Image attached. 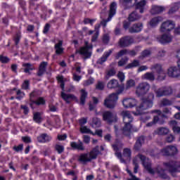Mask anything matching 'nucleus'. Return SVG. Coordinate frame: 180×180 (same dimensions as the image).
Masks as SVG:
<instances>
[{
	"label": "nucleus",
	"instance_id": "nucleus-1",
	"mask_svg": "<svg viewBox=\"0 0 180 180\" xmlns=\"http://www.w3.org/2000/svg\"><path fill=\"white\" fill-rule=\"evenodd\" d=\"M141 162L143 167L148 171L150 175H155L157 174L158 176L162 179H168V175L165 174V170L160 166H158L155 169H153L151 167V160L146 157L144 155L139 154L133 160V164L134 165V172L137 174L139 172V162Z\"/></svg>",
	"mask_w": 180,
	"mask_h": 180
},
{
	"label": "nucleus",
	"instance_id": "nucleus-2",
	"mask_svg": "<svg viewBox=\"0 0 180 180\" xmlns=\"http://www.w3.org/2000/svg\"><path fill=\"white\" fill-rule=\"evenodd\" d=\"M123 147V143L119 142L112 145L113 150L115 151V155L120 160L121 162H126V161H130L131 159V149L129 148H125L123 150L122 157V153H120V150Z\"/></svg>",
	"mask_w": 180,
	"mask_h": 180
},
{
	"label": "nucleus",
	"instance_id": "nucleus-3",
	"mask_svg": "<svg viewBox=\"0 0 180 180\" xmlns=\"http://www.w3.org/2000/svg\"><path fill=\"white\" fill-rule=\"evenodd\" d=\"M122 116L123 117L124 127H122V133L124 136H130L131 130H133V115L130 111L124 110L122 112Z\"/></svg>",
	"mask_w": 180,
	"mask_h": 180
},
{
	"label": "nucleus",
	"instance_id": "nucleus-4",
	"mask_svg": "<svg viewBox=\"0 0 180 180\" xmlns=\"http://www.w3.org/2000/svg\"><path fill=\"white\" fill-rule=\"evenodd\" d=\"M99 146H96L93 148L89 153H82L78 158V161L82 164H86V162H91L92 160H96L98 155H99Z\"/></svg>",
	"mask_w": 180,
	"mask_h": 180
},
{
	"label": "nucleus",
	"instance_id": "nucleus-5",
	"mask_svg": "<svg viewBox=\"0 0 180 180\" xmlns=\"http://www.w3.org/2000/svg\"><path fill=\"white\" fill-rule=\"evenodd\" d=\"M153 108V101L143 98L139 106L136 107V112H134V115L139 116V115H143L144 110Z\"/></svg>",
	"mask_w": 180,
	"mask_h": 180
},
{
	"label": "nucleus",
	"instance_id": "nucleus-6",
	"mask_svg": "<svg viewBox=\"0 0 180 180\" xmlns=\"http://www.w3.org/2000/svg\"><path fill=\"white\" fill-rule=\"evenodd\" d=\"M118 99L119 96L116 93H112L104 100V106L108 109H113L116 106Z\"/></svg>",
	"mask_w": 180,
	"mask_h": 180
},
{
	"label": "nucleus",
	"instance_id": "nucleus-7",
	"mask_svg": "<svg viewBox=\"0 0 180 180\" xmlns=\"http://www.w3.org/2000/svg\"><path fill=\"white\" fill-rule=\"evenodd\" d=\"M176 24L172 20H167L162 22L160 26L159 31L160 33H167V32H172L175 29Z\"/></svg>",
	"mask_w": 180,
	"mask_h": 180
},
{
	"label": "nucleus",
	"instance_id": "nucleus-8",
	"mask_svg": "<svg viewBox=\"0 0 180 180\" xmlns=\"http://www.w3.org/2000/svg\"><path fill=\"white\" fill-rule=\"evenodd\" d=\"M164 166L166 169H168L169 172L172 174V176H176V172H178V168H180V162L176 161H171L167 163H164Z\"/></svg>",
	"mask_w": 180,
	"mask_h": 180
},
{
	"label": "nucleus",
	"instance_id": "nucleus-9",
	"mask_svg": "<svg viewBox=\"0 0 180 180\" xmlns=\"http://www.w3.org/2000/svg\"><path fill=\"white\" fill-rule=\"evenodd\" d=\"M85 46L80 48L79 53L84 58H89L92 56V44H89L88 41H85Z\"/></svg>",
	"mask_w": 180,
	"mask_h": 180
},
{
	"label": "nucleus",
	"instance_id": "nucleus-10",
	"mask_svg": "<svg viewBox=\"0 0 180 180\" xmlns=\"http://www.w3.org/2000/svg\"><path fill=\"white\" fill-rule=\"evenodd\" d=\"M103 120L108 124H112V123H116L117 122V115L115 112L105 111L103 113Z\"/></svg>",
	"mask_w": 180,
	"mask_h": 180
},
{
	"label": "nucleus",
	"instance_id": "nucleus-11",
	"mask_svg": "<svg viewBox=\"0 0 180 180\" xmlns=\"http://www.w3.org/2000/svg\"><path fill=\"white\" fill-rule=\"evenodd\" d=\"M160 153L166 157L176 155L178 154V148L175 146H168L162 149Z\"/></svg>",
	"mask_w": 180,
	"mask_h": 180
},
{
	"label": "nucleus",
	"instance_id": "nucleus-12",
	"mask_svg": "<svg viewBox=\"0 0 180 180\" xmlns=\"http://www.w3.org/2000/svg\"><path fill=\"white\" fill-rule=\"evenodd\" d=\"M174 37L171 34L164 33L162 35H158L155 37L156 41L160 43V44H167V43H171Z\"/></svg>",
	"mask_w": 180,
	"mask_h": 180
},
{
	"label": "nucleus",
	"instance_id": "nucleus-13",
	"mask_svg": "<svg viewBox=\"0 0 180 180\" xmlns=\"http://www.w3.org/2000/svg\"><path fill=\"white\" fill-rule=\"evenodd\" d=\"M150 91V84L147 82H141L136 87V94L139 96L146 95Z\"/></svg>",
	"mask_w": 180,
	"mask_h": 180
},
{
	"label": "nucleus",
	"instance_id": "nucleus-14",
	"mask_svg": "<svg viewBox=\"0 0 180 180\" xmlns=\"http://www.w3.org/2000/svg\"><path fill=\"white\" fill-rule=\"evenodd\" d=\"M115 13H116V3L112 2L110 6V13H109L108 18L107 20H103V21H101V25H102L103 27H106V25L108 22H110V20H112V18L115 16Z\"/></svg>",
	"mask_w": 180,
	"mask_h": 180
},
{
	"label": "nucleus",
	"instance_id": "nucleus-15",
	"mask_svg": "<svg viewBox=\"0 0 180 180\" xmlns=\"http://www.w3.org/2000/svg\"><path fill=\"white\" fill-rule=\"evenodd\" d=\"M156 96L161 98V96H167L172 94V89L169 86H164L155 91Z\"/></svg>",
	"mask_w": 180,
	"mask_h": 180
},
{
	"label": "nucleus",
	"instance_id": "nucleus-16",
	"mask_svg": "<svg viewBox=\"0 0 180 180\" xmlns=\"http://www.w3.org/2000/svg\"><path fill=\"white\" fill-rule=\"evenodd\" d=\"M152 71H155L158 74V79H165V72L162 70V66L158 63L150 67Z\"/></svg>",
	"mask_w": 180,
	"mask_h": 180
},
{
	"label": "nucleus",
	"instance_id": "nucleus-17",
	"mask_svg": "<svg viewBox=\"0 0 180 180\" xmlns=\"http://www.w3.org/2000/svg\"><path fill=\"white\" fill-rule=\"evenodd\" d=\"M36 96V92L33 91L30 94V106L33 109V105H37L38 106L40 105H44L46 103V100L43 97H39L36 101L33 100V98Z\"/></svg>",
	"mask_w": 180,
	"mask_h": 180
},
{
	"label": "nucleus",
	"instance_id": "nucleus-18",
	"mask_svg": "<svg viewBox=\"0 0 180 180\" xmlns=\"http://www.w3.org/2000/svg\"><path fill=\"white\" fill-rule=\"evenodd\" d=\"M167 75L171 78H179L180 77V68L176 66H171L167 70Z\"/></svg>",
	"mask_w": 180,
	"mask_h": 180
},
{
	"label": "nucleus",
	"instance_id": "nucleus-19",
	"mask_svg": "<svg viewBox=\"0 0 180 180\" xmlns=\"http://www.w3.org/2000/svg\"><path fill=\"white\" fill-rule=\"evenodd\" d=\"M122 105L126 109L134 108L137 105V100L133 98H125L122 101Z\"/></svg>",
	"mask_w": 180,
	"mask_h": 180
},
{
	"label": "nucleus",
	"instance_id": "nucleus-20",
	"mask_svg": "<svg viewBox=\"0 0 180 180\" xmlns=\"http://www.w3.org/2000/svg\"><path fill=\"white\" fill-rule=\"evenodd\" d=\"M134 43V39L131 37H125L120 39L119 44L121 47H129L130 44Z\"/></svg>",
	"mask_w": 180,
	"mask_h": 180
},
{
	"label": "nucleus",
	"instance_id": "nucleus-21",
	"mask_svg": "<svg viewBox=\"0 0 180 180\" xmlns=\"http://www.w3.org/2000/svg\"><path fill=\"white\" fill-rule=\"evenodd\" d=\"M61 98L66 103H71L72 101H77V96H75V95L66 94L64 91L61 92Z\"/></svg>",
	"mask_w": 180,
	"mask_h": 180
},
{
	"label": "nucleus",
	"instance_id": "nucleus-22",
	"mask_svg": "<svg viewBox=\"0 0 180 180\" xmlns=\"http://www.w3.org/2000/svg\"><path fill=\"white\" fill-rule=\"evenodd\" d=\"M124 9H130L133 6H136L137 4V0H120Z\"/></svg>",
	"mask_w": 180,
	"mask_h": 180
},
{
	"label": "nucleus",
	"instance_id": "nucleus-23",
	"mask_svg": "<svg viewBox=\"0 0 180 180\" xmlns=\"http://www.w3.org/2000/svg\"><path fill=\"white\" fill-rule=\"evenodd\" d=\"M120 86V84L119 83V80L116 79H111L107 83L108 89H117Z\"/></svg>",
	"mask_w": 180,
	"mask_h": 180
},
{
	"label": "nucleus",
	"instance_id": "nucleus-24",
	"mask_svg": "<svg viewBox=\"0 0 180 180\" xmlns=\"http://www.w3.org/2000/svg\"><path fill=\"white\" fill-rule=\"evenodd\" d=\"M165 11V8L162 6L153 5L150 9V13L152 15H160Z\"/></svg>",
	"mask_w": 180,
	"mask_h": 180
},
{
	"label": "nucleus",
	"instance_id": "nucleus-25",
	"mask_svg": "<svg viewBox=\"0 0 180 180\" xmlns=\"http://www.w3.org/2000/svg\"><path fill=\"white\" fill-rule=\"evenodd\" d=\"M162 20H164V18L161 16H156L153 18L150 22H149V25L150 26V27H157L158 26V25H160V23H161V22H162Z\"/></svg>",
	"mask_w": 180,
	"mask_h": 180
},
{
	"label": "nucleus",
	"instance_id": "nucleus-26",
	"mask_svg": "<svg viewBox=\"0 0 180 180\" xmlns=\"http://www.w3.org/2000/svg\"><path fill=\"white\" fill-rule=\"evenodd\" d=\"M146 5H147V0H141L136 3L135 9H138L141 13H144L146 11Z\"/></svg>",
	"mask_w": 180,
	"mask_h": 180
},
{
	"label": "nucleus",
	"instance_id": "nucleus-27",
	"mask_svg": "<svg viewBox=\"0 0 180 180\" xmlns=\"http://www.w3.org/2000/svg\"><path fill=\"white\" fill-rule=\"evenodd\" d=\"M51 136L47 134H41L37 136V141L39 143H49L51 141Z\"/></svg>",
	"mask_w": 180,
	"mask_h": 180
},
{
	"label": "nucleus",
	"instance_id": "nucleus-28",
	"mask_svg": "<svg viewBox=\"0 0 180 180\" xmlns=\"http://www.w3.org/2000/svg\"><path fill=\"white\" fill-rule=\"evenodd\" d=\"M112 53H113V49H110L108 51H105L102 57L98 60V64L102 65L103 63H105L110 54H112Z\"/></svg>",
	"mask_w": 180,
	"mask_h": 180
},
{
	"label": "nucleus",
	"instance_id": "nucleus-29",
	"mask_svg": "<svg viewBox=\"0 0 180 180\" xmlns=\"http://www.w3.org/2000/svg\"><path fill=\"white\" fill-rule=\"evenodd\" d=\"M70 146L72 148H75V150L85 151V146H84V143L81 141H79L78 143L77 142H71Z\"/></svg>",
	"mask_w": 180,
	"mask_h": 180
},
{
	"label": "nucleus",
	"instance_id": "nucleus-30",
	"mask_svg": "<svg viewBox=\"0 0 180 180\" xmlns=\"http://www.w3.org/2000/svg\"><path fill=\"white\" fill-rule=\"evenodd\" d=\"M141 30H143V23L139 22L134 24L129 28V33H139Z\"/></svg>",
	"mask_w": 180,
	"mask_h": 180
},
{
	"label": "nucleus",
	"instance_id": "nucleus-31",
	"mask_svg": "<svg viewBox=\"0 0 180 180\" xmlns=\"http://www.w3.org/2000/svg\"><path fill=\"white\" fill-rule=\"evenodd\" d=\"M169 125L172 127L174 133L175 134H179L180 133V127L178 126V122L175 120H172L169 122Z\"/></svg>",
	"mask_w": 180,
	"mask_h": 180
},
{
	"label": "nucleus",
	"instance_id": "nucleus-32",
	"mask_svg": "<svg viewBox=\"0 0 180 180\" xmlns=\"http://www.w3.org/2000/svg\"><path fill=\"white\" fill-rule=\"evenodd\" d=\"M47 67V62H42L39 68L38 72L37 73V75L38 77H42V75L46 72Z\"/></svg>",
	"mask_w": 180,
	"mask_h": 180
},
{
	"label": "nucleus",
	"instance_id": "nucleus-33",
	"mask_svg": "<svg viewBox=\"0 0 180 180\" xmlns=\"http://www.w3.org/2000/svg\"><path fill=\"white\" fill-rule=\"evenodd\" d=\"M157 123H159V124H164V122L160 121V117H158V115H155L153 122L146 124V127H151V126H154V124H157Z\"/></svg>",
	"mask_w": 180,
	"mask_h": 180
},
{
	"label": "nucleus",
	"instance_id": "nucleus-34",
	"mask_svg": "<svg viewBox=\"0 0 180 180\" xmlns=\"http://www.w3.org/2000/svg\"><path fill=\"white\" fill-rule=\"evenodd\" d=\"M141 19V15L137 14L136 11L132 12L129 14V22H136V20H139Z\"/></svg>",
	"mask_w": 180,
	"mask_h": 180
},
{
	"label": "nucleus",
	"instance_id": "nucleus-35",
	"mask_svg": "<svg viewBox=\"0 0 180 180\" xmlns=\"http://www.w3.org/2000/svg\"><path fill=\"white\" fill-rule=\"evenodd\" d=\"M100 27H101V24L96 25L95 28H94L95 33L92 36L91 41L94 42V41H96V40H98V37L99 36V29H100Z\"/></svg>",
	"mask_w": 180,
	"mask_h": 180
},
{
	"label": "nucleus",
	"instance_id": "nucleus-36",
	"mask_svg": "<svg viewBox=\"0 0 180 180\" xmlns=\"http://www.w3.org/2000/svg\"><path fill=\"white\" fill-rule=\"evenodd\" d=\"M55 50L56 54H63V53H64V49H63V41H59L58 43L55 45Z\"/></svg>",
	"mask_w": 180,
	"mask_h": 180
},
{
	"label": "nucleus",
	"instance_id": "nucleus-37",
	"mask_svg": "<svg viewBox=\"0 0 180 180\" xmlns=\"http://www.w3.org/2000/svg\"><path fill=\"white\" fill-rule=\"evenodd\" d=\"M101 120L98 117H94L90 123V126L94 129H96V127H101Z\"/></svg>",
	"mask_w": 180,
	"mask_h": 180
},
{
	"label": "nucleus",
	"instance_id": "nucleus-38",
	"mask_svg": "<svg viewBox=\"0 0 180 180\" xmlns=\"http://www.w3.org/2000/svg\"><path fill=\"white\" fill-rule=\"evenodd\" d=\"M143 143H144V136H141L137 139L134 145V149L136 150H140V148H141V146L143 145Z\"/></svg>",
	"mask_w": 180,
	"mask_h": 180
},
{
	"label": "nucleus",
	"instance_id": "nucleus-39",
	"mask_svg": "<svg viewBox=\"0 0 180 180\" xmlns=\"http://www.w3.org/2000/svg\"><path fill=\"white\" fill-rule=\"evenodd\" d=\"M156 133L159 136H165V134H168L169 133V129L167 127H160L157 129Z\"/></svg>",
	"mask_w": 180,
	"mask_h": 180
},
{
	"label": "nucleus",
	"instance_id": "nucleus-40",
	"mask_svg": "<svg viewBox=\"0 0 180 180\" xmlns=\"http://www.w3.org/2000/svg\"><path fill=\"white\" fill-rule=\"evenodd\" d=\"M81 92V97H80V105H85V99H86L88 96V92L85 91V89H82Z\"/></svg>",
	"mask_w": 180,
	"mask_h": 180
},
{
	"label": "nucleus",
	"instance_id": "nucleus-41",
	"mask_svg": "<svg viewBox=\"0 0 180 180\" xmlns=\"http://www.w3.org/2000/svg\"><path fill=\"white\" fill-rule=\"evenodd\" d=\"M142 79H147L148 81H154L155 76L153 72H146L142 76Z\"/></svg>",
	"mask_w": 180,
	"mask_h": 180
},
{
	"label": "nucleus",
	"instance_id": "nucleus-42",
	"mask_svg": "<svg viewBox=\"0 0 180 180\" xmlns=\"http://www.w3.org/2000/svg\"><path fill=\"white\" fill-rule=\"evenodd\" d=\"M114 75H116V70L115 69L108 70L105 72V79H109L110 77H114Z\"/></svg>",
	"mask_w": 180,
	"mask_h": 180
},
{
	"label": "nucleus",
	"instance_id": "nucleus-43",
	"mask_svg": "<svg viewBox=\"0 0 180 180\" xmlns=\"http://www.w3.org/2000/svg\"><path fill=\"white\" fill-rule=\"evenodd\" d=\"M80 131L84 134H92L93 136H95V134H94V132H92V131H91L86 126H82L80 127Z\"/></svg>",
	"mask_w": 180,
	"mask_h": 180
},
{
	"label": "nucleus",
	"instance_id": "nucleus-44",
	"mask_svg": "<svg viewBox=\"0 0 180 180\" xmlns=\"http://www.w3.org/2000/svg\"><path fill=\"white\" fill-rule=\"evenodd\" d=\"M179 6L180 2L174 3V4H172L171 8L169 11V14L171 15V13H174V12H176V11L179 9Z\"/></svg>",
	"mask_w": 180,
	"mask_h": 180
},
{
	"label": "nucleus",
	"instance_id": "nucleus-45",
	"mask_svg": "<svg viewBox=\"0 0 180 180\" xmlns=\"http://www.w3.org/2000/svg\"><path fill=\"white\" fill-rule=\"evenodd\" d=\"M22 65L25 67L24 72L30 74V71L34 70V68H33L30 63H24Z\"/></svg>",
	"mask_w": 180,
	"mask_h": 180
},
{
	"label": "nucleus",
	"instance_id": "nucleus-46",
	"mask_svg": "<svg viewBox=\"0 0 180 180\" xmlns=\"http://www.w3.org/2000/svg\"><path fill=\"white\" fill-rule=\"evenodd\" d=\"M136 85V82L131 79L127 81L126 85H125V89H130V88H133V86H135Z\"/></svg>",
	"mask_w": 180,
	"mask_h": 180
},
{
	"label": "nucleus",
	"instance_id": "nucleus-47",
	"mask_svg": "<svg viewBox=\"0 0 180 180\" xmlns=\"http://www.w3.org/2000/svg\"><path fill=\"white\" fill-rule=\"evenodd\" d=\"M150 55H151V51H150L149 50H145L142 51L139 58L140 60H144V58L149 57Z\"/></svg>",
	"mask_w": 180,
	"mask_h": 180
},
{
	"label": "nucleus",
	"instance_id": "nucleus-48",
	"mask_svg": "<svg viewBox=\"0 0 180 180\" xmlns=\"http://www.w3.org/2000/svg\"><path fill=\"white\" fill-rule=\"evenodd\" d=\"M140 65V61L137 60H134L131 63L128 64L126 68H134L136 67H139Z\"/></svg>",
	"mask_w": 180,
	"mask_h": 180
},
{
	"label": "nucleus",
	"instance_id": "nucleus-49",
	"mask_svg": "<svg viewBox=\"0 0 180 180\" xmlns=\"http://www.w3.org/2000/svg\"><path fill=\"white\" fill-rule=\"evenodd\" d=\"M34 120L36 122V123L41 122V115L40 112H36L34 114Z\"/></svg>",
	"mask_w": 180,
	"mask_h": 180
},
{
	"label": "nucleus",
	"instance_id": "nucleus-50",
	"mask_svg": "<svg viewBox=\"0 0 180 180\" xmlns=\"http://www.w3.org/2000/svg\"><path fill=\"white\" fill-rule=\"evenodd\" d=\"M160 103L162 106H169L170 105H172V101L167 98H164L161 101Z\"/></svg>",
	"mask_w": 180,
	"mask_h": 180
},
{
	"label": "nucleus",
	"instance_id": "nucleus-51",
	"mask_svg": "<svg viewBox=\"0 0 180 180\" xmlns=\"http://www.w3.org/2000/svg\"><path fill=\"white\" fill-rule=\"evenodd\" d=\"M125 54H127V50H121L120 52L117 53V55L115 56V58H117V60H119L120 57H122V56H124Z\"/></svg>",
	"mask_w": 180,
	"mask_h": 180
},
{
	"label": "nucleus",
	"instance_id": "nucleus-52",
	"mask_svg": "<svg viewBox=\"0 0 180 180\" xmlns=\"http://www.w3.org/2000/svg\"><path fill=\"white\" fill-rule=\"evenodd\" d=\"M167 51H165V49H160L158 52L157 57H158V58H161L162 57H165Z\"/></svg>",
	"mask_w": 180,
	"mask_h": 180
},
{
	"label": "nucleus",
	"instance_id": "nucleus-53",
	"mask_svg": "<svg viewBox=\"0 0 180 180\" xmlns=\"http://www.w3.org/2000/svg\"><path fill=\"white\" fill-rule=\"evenodd\" d=\"M96 88L99 91H103L105 89V83H103V82H98Z\"/></svg>",
	"mask_w": 180,
	"mask_h": 180
},
{
	"label": "nucleus",
	"instance_id": "nucleus-54",
	"mask_svg": "<svg viewBox=\"0 0 180 180\" xmlns=\"http://www.w3.org/2000/svg\"><path fill=\"white\" fill-rule=\"evenodd\" d=\"M55 148L58 154H61V153L64 151V146H63V145L56 144Z\"/></svg>",
	"mask_w": 180,
	"mask_h": 180
},
{
	"label": "nucleus",
	"instance_id": "nucleus-55",
	"mask_svg": "<svg viewBox=\"0 0 180 180\" xmlns=\"http://www.w3.org/2000/svg\"><path fill=\"white\" fill-rule=\"evenodd\" d=\"M166 141L167 143H172V141H175V136L173 134H169L166 137Z\"/></svg>",
	"mask_w": 180,
	"mask_h": 180
},
{
	"label": "nucleus",
	"instance_id": "nucleus-56",
	"mask_svg": "<svg viewBox=\"0 0 180 180\" xmlns=\"http://www.w3.org/2000/svg\"><path fill=\"white\" fill-rule=\"evenodd\" d=\"M13 149L14 151H16V153H20V151H22L23 150V144H20L18 146H13Z\"/></svg>",
	"mask_w": 180,
	"mask_h": 180
},
{
	"label": "nucleus",
	"instance_id": "nucleus-57",
	"mask_svg": "<svg viewBox=\"0 0 180 180\" xmlns=\"http://www.w3.org/2000/svg\"><path fill=\"white\" fill-rule=\"evenodd\" d=\"M94 78H90L87 80H86L84 82V86H89V85H92V84H94Z\"/></svg>",
	"mask_w": 180,
	"mask_h": 180
},
{
	"label": "nucleus",
	"instance_id": "nucleus-58",
	"mask_svg": "<svg viewBox=\"0 0 180 180\" xmlns=\"http://www.w3.org/2000/svg\"><path fill=\"white\" fill-rule=\"evenodd\" d=\"M117 78L120 79V82H123L125 79L124 73L119 72L117 74Z\"/></svg>",
	"mask_w": 180,
	"mask_h": 180
},
{
	"label": "nucleus",
	"instance_id": "nucleus-59",
	"mask_svg": "<svg viewBox=\"0 0 180 180\" xmlns=\"http://www.w3.org/2000/svg\"><path fill=\"white\" fill-rule=\"evenodd\" d=\"M117 92L115 93L117 94V96H119V95H120V94H123V92L124 91V87L120 86L117 88Z\"/></svg>",
	"mask_w": 180,
	"mask_h": 180
},
{
	"label": "nucleus",
	"instance_id": "nucleus-60",
	"mask_svg": "<svg viewBox=\"0 0 180 180\" xmlns=\"http://www.w3.org/2000/svg\"><path fill=\"white\" fill-rule=\"evenodd\" d=\"M16 95V99H19L20 101V99L25 96V93L21 92L20 90H18L17 91Z\"/></svg>",
	"mask_w": 180,
	"mask_h": 180
},
{
	"label": "nucleus",
	"instance_id": "nucleus-61",
	"mask_svg": "<svg viewBox=\"0 0 180 180\" xmlns=\"http://www.w3.org/2000/svg\"><path fill=\"white\" fill-rule=\"evenodd\" d=\"M127 58H124L121 59L119 62H118V65L119 67H123V65H124L127 63Z\"/></svg>",
	"mask_w": 180,
	"mask_h": 180
},
{
	"label": "nucleus",
	"instance_id": "nucleus-62",
	"mask_svg": "<svg viewBox=\"0 0 180 180\" xmlns=\"http://www.w3.org/2000/svg\"><path fill=\"white\" fill-rule=\"evenodd\" d=\"M95 21H96L95 19H89V18H85L84 20L85 25H88V23H90L91 26L94 25Z\"/></svg>",
	"mask_w": 180,
	"mask_h": 180
},
{
	"label": "nucleus",
	"instance_id": "nucleus-63",
	"mask_svg": "<svg viewBox=\"0 0 180 180\" xmlns=\"http://www.w3.org/2000/svg\"><path fill=\"white\" fill-rule=\"evenodd\" d=\"M0 61L3 63H9V59L6 56H4L2 55L0 56Z\"/></svg>",
	"mask_w": 180,
	"mask_h": 180
},
{
	"label": "nucleus",
	"instance_id": "nucleus-64",
	"mask_svg": "<svg viewBox=\"0 0 180 180\" xmlns=\"http://www.w3.org/2000/svg\"><path fill=\"white\" fill-rule=\"evenodd\" d=\"M20 40V33H17L14 37L15 44L16 45L19 44Z\"/></svg>",
	"mask_w": 180,
	"mask_h": 180
}]
</instances>
